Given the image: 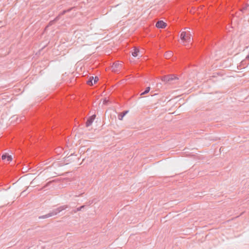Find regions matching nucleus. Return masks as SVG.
<instances>
[{"label":"nucleus","instance_id":"obj_1","mask_svg":"<svg viewBox=\"0 0 249 249\" xmlns=\"http://www.w3.org/2000/svg\"><path fill=\"white\" fill-rule=\"evenodd\" d=\"M68 205H63L60 206L58 207L57 208L53 210L52 212H50L47 214L40 216H39V219H44L53 216H54L55 215H56L57 213H59L60 212L62 211L63 210H65L66 208H68Z\"/></svg>","mask_w":249,"mask_h":249},{"label":"nucleus","instance_id":"obj_2","mask_svg":"<svg viewBox=\"0 0 249 249\" xmlns=\"http://www.w3.org/2000/svg\"><path fill=\"white\" fill-rule=\"evenodd\" d=\"M178 78L173 75H166L161 78V80L165 83H170L173 84L174 81L177 80Z\"/></svg>","mask_w":249,"mask_h":249},{"label":"nucleus","instance_id":"obj_3","mask_svg":"<svg viewBox=\"0 0 249 249\" xmlns=\"http://www.w3.org/2000/svg\"><path fill=\"white\" fill-rule=\"evenodd\" d=\"M180 38L183 41L190 42L191 41L190 34H187L186 32H182L180 34Z\"/></svg>","mask_w":249,"mask_h":249},{"label":"nucleus","instance_id":"obj_4","mask_svg":"<svg viewBox=\"0 0 249 249\" xmlns=\"http://www.w3.org/2000/svg\"><path fill=\"white\" fill-rule=\"evenodd\" d=\"M96 117V115L95 114L91 115L90 116L87 120L86 123V127H89L90 125H91L92 124L93 121L94 120L95 118Z\"/></svg>","mask_w":249,"mask_h":249},{"label":"nucleus","instance_id":"obj_5","mask_svg":"<svg viewBox=\"0 0 249 249\" xmlns=\"http://www.w3.org/2000/svg\"><path fill=\"white\" fill-rule=\"evenodd\" d=\"M166 25H167L166 23L165 22H164L163 21L159 20L158 22H157V23L156 24V26L158 28L163 29V28H164L166 26Z\"/></svg>","mask_w":249,"mask_h":249},{"label":"nucleus","instance_id":"obj_6","mask_svg":"<svg viewBox=\"0 0 249 249\" xmlns=\"http://www.w3.org/2000/svg\"><path fill=\"white\" fill-rule=\"evenodd\" d=\"M1 159L2 160H6L7 161H10L12 160L11 156L7 153L3 154L1 156Z\"/></svg>","mask_w":249,"mask_h":249},{"label":"nucleus","instance_id":"obj_7","mask_svg":"<svg viewBox=\"0 0 249 249\" xmlns=\"http://www.w3.org/2000/svg\"><path fill=\"white\" fill-rule=\"evenodd\" d=\"M59 19V16H57L53 20H51L49 22L48 26L46 28H47L48 26H52L55 22H56L57 21H58Z\"/></svg>","mask_w":249,"mask_h":249},{"label":"nucleus","instance_id":"obj_8","mask_svg":"<svg viewBox=\"0 0 249 249\" xmlns=\"http://www.w3.org/2000/svg\"><path fill=\"white\" fill-rule=\"evenodd\" d=\"M128 112V110H125L121 112L120 114L118 115V119L120 120H123L124 117L127 113Z\"/></svg>","mask_w":249,"mask_h":249},{"label":"nucleus","instance_id":"obj_9","mask_svg":"<svg viewBox=\"0 0 249 249\" xmlns=\"http://www.w3.org/2000/svg\"><path fill=\"white\" fill-rule=\"evenodd\" d=\"M94 77L93 76H91L89 78V79L87 81V84L89 86H92L93 85V81Z\"/></svg>","mask_w":249,"mask_h":249},{"label":"nucleus","instance_id":"obj_10","mask_svg":"<svg viewBox=\"0 0 249 249\" xmlns=\"http://www.w3.org/2000/svg\"><path fill=\"white\" fill-rule=\"evenodd\" d=\"M139 53V50L138 49L135 48L133 50V51L132 52V55L134 57H136L138 55Z\"/></svg>","mask_w":249,"mask_h":249},{"label":"nucleus","instance_id":"obj_11","mask_svg":"<svg viewBox=\"0 0 249 249\" xmlns=\"http://www.w3.org/2000/svg\"><path fill=\"white\" fill-rule=\"evenodd\" d=\"M72 8H69L67 10H63L61 13H60L58 16H59V18H60V16L62 15H63L65 14L67 12H70L72 10Z\"/></svg>","mask_w":249,"mask_h":249},{"label":"nucleus","instance_id":"obj_12","mask_svg":"<svg viewBox=\"0 0 249 249\" xmlns=\"http://www.w3.org/2000/svg\"><path fill=\"white\" fill-rule=\"evenodd\" d=\"M173 55V53L171 51H169L166 53L165 56L166 58H169Z\"/></svg>","mask_w":249,"mask_h":249},{"label":"nucleus","instance_id":"obj_13","mask_svg":"<svg viewBox=\"0 0 249 249\" xmlns=\"http://www.w3.org/2000/svg\"><path fill=\"white\" fill-rule=\"evenodd\" d=\"M150 89V87H148L146 88L145 90L141 94V95H143L147 94V93H148L149 92Z\"/></svg>","mask_w":249,"mask_h":249},{"label":"nucleus","instance_id":"obj_14","mask_svg":"<svg viewBox=\"0 0 249 249\" xmlns=\"http://www.w3.org/2000/svg\"><path fill=\"white\" fill-rule=\"evenodd\" d=\"M85 207V205H82L81 207L77 208L76 210H74L73 211V212L74 213H76V212H77L78 211H81L82 209H83Z\"/></svg>","mask_w":249,"mask_h":249},{"label":"nucleus","instance_id":"obj_15","mask_svg":"<svg viewBox=\"0 0 249 249\" xmlns=\"http://www.w3.org/2000/svg\"><path fill=\"white\" fill-rule=\"evenodd\" d=\"M246 60H246V59L243 60L241 62V65L243 66V67H244V68L247 67L248 65V64L246 62Z\"/></svg>","mask_w":249,"mask_h":249},{"label":"nucleus","instance_id":"obj_16","mask_svg":"<svg viewBox=\"0 0 249 249\" xmlns=\"http://www.w3.org/2000/svg\"><path fill=\"white\" fill-rule=\"evenodd\" d=\"M54 182V180L50 181L47 182L43 187V188H47L48 186H49L51 183Z\"/></svg>","mask_w":249,"mask_h":249},{"label":"nucleus","instance_id":"obj_17","mask_svg":"<svg viewBox=\"0 0 249 249\" xmlns=\"http://www.w3.org/2000/svg\"><path fill=\"white\" fill-rule=\"evenodd\" d=\"M120 65L118 63H114L112 66V68L114 70V68H119Z\"/></svg>","mask_w":249,"mask_h":249},{"label":"nucleus","instance_id":"obj_18","mask_svg":"<svg viewBox=\"0 0 249 249\" xmlns=\"http://www.w3.org/2000/svg\"><path fill=\"white\" fill-rule=\"evenodd\" d=\"M98 77L97 76H95L93 79V84H95L98 81Z\"/></svg>","mask_w":249,"mask_h":249},{"label":"nucleus","instance_id":"obj_19","mask_svg":"<svg viewBox=\"0 0 249 249\" xmlns=\"http://www.w3.org/2000/svg\"><path fill=\"white\" fill-rule=\"evenodd\" d=\"M246 60H249V54L246 56Z\"/></svg>","mask_w":249,"mask_h":249},{"label":"nucleus","instance_id":"obj_20","mask_svg":"<svg viewBox=\"0 0 249 249\" xmlns=\"http://www.w3.org/2000/svg\"><path fill=\"white\" fill-rule=\"evenodd\" d=\"M107 102V100H105L104 101V104H106Z\"/></svg>","mask_w":249,"mask_h":249}]
</instances>
